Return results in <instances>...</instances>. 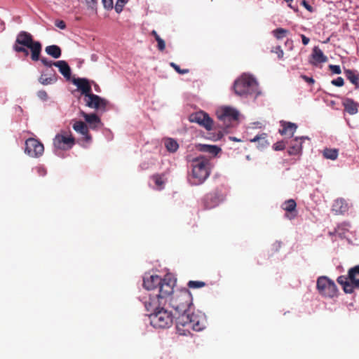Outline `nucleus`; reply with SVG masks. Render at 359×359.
Returning a JSON list of instances; mask_svg holds the SVG:
<instances>
[{
    "mask_svg": "<svg viewBox=\"0 0 359 359\" xmlns=\"http://www.w3.org/2000/svg\"><path fill=\"white\" fill-rule=\"evenodd\" d=\"M282 247V242L280 241H276L273 243V248L276 249V251H278Z\"/></svg>",
    "mask_w": 359,
    "mask_h": 359,
    "instance_id": "obj_51",
    "label": "nucleus"
},
{
    "mask_svg": "<svg viewBox=\"0 0 359 359\" xmlns=\"http://www.w3.org/2000/svg\"><path fill=\"white\" fill-rule=\"evenodd\" d=\"M18 46H23L31 51V59L33 61L39 60L42 45L38 41H34L33 36L29 32L21 31L16 37L15 43Z\"/></svg>",
    "mask_w": 359,
    "mask_h": 359,
    "instance_id": "obj_6",
    "label": "nucleus"
},
{
    "mask_svg": "<svg viewBox=\"0 0 359 359\" xmlns=\"http://www.w3.org/2000/svg\"><path fill=\"white\" fill-rule=\"evenodd\" d=\"M73 129L82 135L86 141L91 140L87 125L81 121H76L72 126Z\"/></svg>",
    "mask_w": 359,
    "mask_h": 359,
    "instance_id": "obj_21",
    "label": "nucleus"
},
{
    "mask_svg": "<svg viewBox=\"0 0 359 359\" xmlns=\"http://www.w3.org/2000/svg\"><path fill=\"white\" fill-rule=\"evenodd\" d=\"M189 120L190 122L198 123L208 131L212 130L215 131V124L213 120L210 117L208 114L203 111L191 114L189 116Z\"/></svg>",
    "mask_w": 359,
    "mask_h": 359,
    "instance_id": "obj_10",
    "label": "nucleus"
},
{
    "mask_svg": "<svg viewBox=\"0 0 359 359\" xmlns=\"http://www.w3.org/2000/svg\"><path fill=\"white\" fill-rule=\"evenodd\" d=\"M37 96L39 97V98H40L41 100H43V101L47 100V99L48 97V93L44 90H39L37 93Z\"/></svg>",
    "mask_w": 359,
    "mask_h": 359,
    "instance_id": "obj_44",
    "label": "nucleus"
},
{
    "mask_svg": "<svg viewBox=\"0 0 359 359\" xmlns=\"http://www.w3.org/2000/svg\"><path fill=\"white\" fill-rule=\"evenodd\" d=\"M343 106L345 110L351 115H354L358 113V103L354 102L352 99H345L343 101Z\"/></svg>",
    "mask_w": 359,
    "mask_h": 359,
    "instance_id": "obj_27",
    "label": "nucleus"
},
{
    "mask_svg": "<svg viewBox=\"0 0 359 359\" xmlns=\"http://www.w3.org/2000/svg\"><path fill=\"white\" fill-rule=\"evenodd\" d=\"M126 4H121L119 1H116L115 5V10L117 13H121L123 10V8Z\"/></svg>",
    "mask_w": 359,
    "mask_h": 359,
    "instance_id": "obj_48",
    "label": "nucleus"
},
{
    "mask_svg": "<svg viewBox=\"0 0 359 359\" xmlns=\"http://www.w3.org/2000/svg\"><path fill=\"white\" fill-rule=\"evenodd\" d=\"M331 83L335 86L341 87L344 84V81L342 77H337L331 81Z\"/></svg>",
    "mask_w": 359,
    "mask_h": 359,
    "instance_id": "obj_41",
    "label": "nucleus"
},
{
    "mask_svg": "<svg viewBox=\"0 0 359 359\" xmlns=\"http://www.w3.org/2000/svg\"><path fill=\"white\" fill-rule=\"evenodd\" d=\"M46 52L48 55L57 59L61 56V49L58 46L51 45L46 47Z\"/></svg>",
    "mask_w": 359,
    "mask_h": 359,
    "instance_id": "obj_29",
    "label": "nucleus"
},
{
    "mask_svg": "<svg viewBox=\"0 0 359 359\" xmlns=\"http://www.w3.org/2000/svg\"><path fill=\"white\" fill-rule=\"evenodd\" d=\"M152 178L154 180L156 185L160 189H162L164 184L163 175L156 174L153 175Z\"/></svg>",
    "mask_w": 359,
    "mask_h": 359,
    "instance_id": "obj_35",
    "label": "nucleus"
},
{
    "mask_svg": "<svg viewBox=\"0 0 359 359\" xmlns=\"http://www.w3.org/2000/svg\"><path fill=\"white\" fill-rule=\"evenodd\" d=\"M165 147L168 151L172 153L175 152L179 148L178 143L172 138H168L165 140Z\"/></svg>",
    "mask_w": 359,
    "mask_h": 359,
    "instance_id": "obj_31",
    "label": "nucleus"
},
{
    "mask_svg": "<svg viewBox=\"0 0 359 359\" xmlns=\"http://www.w3.org/2000/svg\"><path fill=\"white\" fill-rule=\"evenodd\" d=\"M151 34L155 38L156 40L160 38L159 35L155 30L151 31Z\"/></svg>",
    "mask_w": 359,
    "mask_h": 359,
    "instance_id": "obj_54",
    "label": "nucleus"
},
{
    "mask_svg": "<svg viewBox=\"0 0 359 359\" xmlns=\"http://www.w3.org/2000/svg\"><path fill=\"white\" fill-rule=\"evenodd\" d=\"M230 139H231V140H232L233 141H235V142H238V141H239L236 137H230Z\"/></svg>",
    "mask_w": 359,
    "mask_h": 359,
    "instance_id": "obj_55",
    "label": "nucleus"
},
{
    "mask_svg": "<svg viewBox=\"0 0 359 359\" xmlns=\"http://www.w3.org/2000/svg\"><path fill=\"white\" fill-rule=\"evenodd\" d=\"M206 283L200 280H190L188 282L187 285L189 288L196 289L205 286Z\"/></svg>",
    "mask_w": 359,
    "mask_h": 359,
    "instance_id": "obj_34",
    "label": "nucleus"
},
{
    "mask_svg": "<svg viewBox=\"0 0 359 359\" xmlns=\"http://www.w3.org/2000/svg\"><path fill=\"white\" fill-rule=\"evenodd\" d=\"M74 143V138L71 134L68 135L66 132L57 134L53 139V145L57 149L67 150L71 149Z\"/></svg>",
    "mask_w": 359,
    "mask_h": 359,
    "instance_id": "obj_12",
    "label": "nucleus"
},
{
    "mask_svg": "<svg viewBox=\"0 0 359 359\" xmlns=\"http://www.w3.org/2000/svg\"><path fill=\"white\" fill-rule=\"evenodd\" d=\"M346 293H351L355 287H359V265L349 269L348 276H341L337 278Z\"/></svg>",
    "mask_w": 359,
    "mask_h": 359,
    "instance_id": "obj_8",
    "label": "nucleus"
},
{
    "mask_svg": "<svg viewBox=\"0 0 359 359\" xmlns=\"http://www.w3.org/2000/svg\"><path fill=\"white\" fill-rule=\"evenodd\" d=\"M224 200L222 194L218 190H215L207 194L203 198V203L205 209H212L217 207Z\"/></svg>",
    "mask_w": 359,
    "mask_h": 359,
    "instance_id": "obj_13",
    "label": "nucleus"
},
{
    "mask_svg": "<svg viewBox=\"0 0 359 359\" xmlns=\"http://www.w3.org/2000/svg\"><path fill=\"white\" fill-rule=\"evenodd\" d=\"M86 105L95 109H105L107 101L100 96L90 93L85 98Z\"/></svg>",
    "mask_w": 359,
    "mask_h": 359,
    "instance_id": "obj_15",
    "label": "nucleus"
},
{
    "mask_svg": "<svg viewBox=\"0 0 359 359\" xmlns=\"http://www.w3.org/2000/svg\"><path fill=\"white\" fill-rule=\"evenodd\" d=\"M57 80V76L54 69H46L43 71L39 79V81L40 83L44 86H47L56 82Z\"/></svg>",
    "mask_w": 359,
    "mask_h": 359,
    "instance_id": "obj_17",
    "label": "nucleus"
},
{
    "mask_svg": "<svg viewBox=\"0 0 359 359\" xmlns=\"http://www.w3.org/2000/svg\"><path fill=\"white\" fill-rule=\"evenodd\" d=\"M351 229V226L349 223L343 222L337 226L335 231L339 237L348 238Z\"/></svg>",
    "mask_w": 359,
    "mask_h": 359,
    "instance_id": "obj_25",
    "label": "nucleus"
},
{
    "mask_svg": "<svg viewBox=\"0 0 359 359\" xmlns=\"http://www.w3.org/2000/svg\"><path fill=\"white\" fill-rule=\"evenodd\" d=\"M273 52L277 55L278 59H282L283 57L284 52L280 46L276 47Z\"/></svg>",
    "mask_w": 359,
    "mask_h": 359,
    "instance_id": "obj_45",
    "label": "nucleus"
},
{
    "mask_svg": "<svg viewBox=\"0 0 359 359\" xmlns=\"http://www.w3.org/2000/svg\"><path fill=\"white\" fill-rule=\"evenodd\" d=\"M193 184H202L210 175V162L204 157H198L192 161Z\"/></svg>",
    "mask_w": 359,
    "mask_h": 359,
    "instance_id": "obj_7",
    "label": "nucleus"
},
{
    "mask_svg": "<svg viewBox=\"0 0 359 359\" xmlns=\"http://www.w3.org/2000/svg\"><path fill=\"white\" fill-rule=\"evenodd\" d=\"M307 136L295 137L288 142L287 153L290 156H301L302 154V144Z\"/></svg>",
    "mask_w": 359,
    "mask_h": 359,
    "instance_id": "obj_14",
    "label": "nucleus"
},
{
    "mask_svg": "<svg viewBox=\"0 0 359 359\" xmlns=\"http://www.w3.org/2000/svg\"><path fill=\"white\" fill-rule=\"evenodd\" d=\"M233 88L235 93L239 96L258 94L257 81L252 76L245 74L241 75L234 81Z\"/></svg>",
    "mask_w": 359,
    "mask_h": 359,
    "instance_id": "obj_5",
    "label": "nucleus"
},
{
    "mask_svg": "<svg viewBox=\"0 0 359 359\" xmlns=\"http://www.w3.org/2000/svg\"><path fill=\"white\" fill-rule=\"evenodd\" d=\"M161 306L158 304L156 306L148 304L147 310L150 308L154 309V312L149 316L150 323L155 328H168L172 325L174 316L170 311L161 308Z\"/></svg>",
    "mask_w": 359,
    "mask_h": 359,
    "instance_id": "obj_4",
    "label": "nucleus"
},
{
    "mask_svg": "<svg viewBox=\"0 0 359 359\" xmlns=\"http://www.w3.org/2000/svg\"><path fill=\"white\" fill-rule=\"evenodd\" d=\"M329 68L333 74H340L341 72L340 66L339 65H330Z\"/></svg>",
    "mask_w": 359,
    "mask_h": 359,
    "instance_id": "obj_42",
    "label": "nucleus"
},
{
    "mask_svg": "<svg viewBox=\"0 0 359 359\" xmlns=\"http://www.w3.org/2000/svg\"><path fill=\"white\" fill-rule=\"evenodd\" d=\"M161 283V278L158 275H151L144 277L143 286L148 290L158 289V284Z\"/></svg>",
    "mask_w": 359,
    "mask_h": 359,
    "instance_id": "obj_18",
    "label": "nucleus"
},
{
    "mask_svg": "<svg viewBox=\"0 0 359 359\" xmlns=\"http://www.w3.org/2000/svg\"><path fill=\"white\" fill-rule=\"evenodd\" d=\"M167 303L177 315L175 318L179 334L186 336L191 333V330L199 332L205 328L204 318L191 311L192 296L187 289L175 291Z\"/></svg>",
    "mask_w": 359,
    "mask_h": 359,
    "instance_id": "obj_1",
    "label": "nucleus"
},
{
    "mask_svg": "<svg viewBox=\"0 0 359 359\" xmlns=\"http://www.w3.org/2000/svg\"><path fill=\"white\" fill-rule=\"evenodd\" d=\"M104 8L109 10L113 8V0H102Z\"/></svg>",
    "mask_w": 359,
    "mask_h": 359,
    "instance_id": "obj_47",
    "label": "nucleus"
},
{
    "mask_svg": "<svg viewBox=\"0 0 359 359\" xmlns=\"http://www.w3.org/2000/svg\"><path fill=\"white\" fill-rule=\"evenodd\" d=\"M302 39L304 45H307L310 41V39L304 34L302 35Z\"/></svg>",
    "mask_w": 359,
    "mask_h": 359,
    "instance_id": "obj_53",
    "label": "nucleus"
},
{
    "mask_svg": "<svg viewBox=\"0 0 359 359\" xmlns=\"http://www.w3.org/2000/svg\"><path fill=\"white\" fill-rule=\"evenodd\" d=\"M81 114L86 123H88L92 128H96L101 122L100 118L95 114H87L84 111H81Z\"/></svg>",
    "mask_w": 359,
    "mask_h": 359,
    "instance_id": "obj_26",
    "label": "nucleus"
},
{
    "mask_svg": "<svg viewBox=\"0 0 359 359\" xmlns=\"http://www.w3.org/2000/svg\"><path fill=\"white\" fill-rule=\"evenodd\" d=\"M175 285V280L170 275H166L161 278V283L158 284V294H155V297H151L149 302H145V306L153 305L156 306L158 305H165L169 298L175 292L174 287Z\"/></svg>",
    "mask_w": 359,
    "mask_h": 359,
    "instance_id": "obj_3",
    "label": "nucleus"
},
{
    "mask_svg": "<svg viewBox=\"0 0 359 359\" xmlns=\"http://www.w3.org/2000/svg\"><path fill=\"white\" fill-rule=\"evenodd\" d=\"M344 74L351 83L355 85L356 88H359V74L356 71L346 69Z\"/></svg>",
    "mask_w": 359,
    "mask_h": 359,
    "instance_id": "obj_28",
    "label": "nucleus"
},
{
    "mask_svg": "<svg viewBox=\"0 0 359 359\" xmlns=\"http://www.w3.org/2000/svg\"><path fill=\"white\" fill-rule=\"evenodd\" d=\"M317 290L322 296L327 298H334L338 292L334 282L324 276L317 279Z\"/></svg>",
    "mask_w": 359,
    "mask_h": 359,
    "instance_id": "obj_9",
    "label": "nucleus"
},
{
    "mask_svg": "<svg viewBox=\"0 0 359 359\" xmlns=\"http://www.w3.org/2000/svg\"><path fill=\"white\" fill-rule=\"evenodd\" d=\"M54 66L59 69L60 72L65 77L69 79L71 76V69L65 60H59L54 62Z\"/></svg>",
    "mask_w": 359,
    "mask_h": 359,
    "instance_id": "obj_24",
    "label": "nucleus"
},
{
    "mask_svg": "<svg viewBox=\"0 0 359 359\" xmlns=\"http://www.w3.org/2000/svg\"><path fill=\"white\" fill-rule=\"evenodd\" d=\"M302 79H303L304 81H306L307 83H311V84H313V83H314V80H313V78L308 77V76H305V75L302 76Z\"/></svg>",
    "mask_w": 359,
    "mask_h": 359,
    "instance_id": "obj_52",
    "label": "nucleus"
},
{
    "mask_svg": "<svg viewBox=\"0 0 359 359\" xmlns=\"http://www.w3.org/2000/svg\"><path fill=\"white\" fill-rule=\"evenodd\" d=\"M281 208L285 212V217L287 219L292 220L297 217V203L294 199L285 201L282 203Z\"/></svg>",
    "mask_w": 359,
    "mask_h": 359,
    "instance_id": "obj_16",
    "label": "nucleus"
},
{
    "mask_svg": "<svg viewBox=\"0 0 359 359\" xmlns=\"http://www.w3.org/2000/svg\"><path fill=\"white\" fill-rule=\"evenodd\" d=\"M289 33H290V32L288 29H283V28H277L272 32L273 36L277 40L283 39L289 34Z\"/></svg>",
    "mask_w": 359,
    "mask_h": 359,
    "instance_id": "obj_32",
    "label": "nucleus"
},
{
    "mask_svg": "<svg viewBox=\"0 0 359 359\" xmlns=\"http://www.w3.org/2000/svg\"><path fill=\"white\" fill-rule=\"evenodd\" d=\"M323 155L326 159L334 161L338 158L339 150L337 149L325 148L323 151Z\"/></svg>",
    "mask_w": 359,
    "mask_h": 359,
    "instance_id": "obj_30",
    "label": "nucleus"
},
{
    "mask_svg": "<svg viewBox=\"0 0 359 359\" xmlns=\"http://www.w3.org/2000/svg\"><path fill=\"white\" fill-rule=\"evenodd\" d=\"M44 151L43 144L35 138H28L25 141V152L32 158L41 156Z\"/></svg>",
    "mask_w": 359,
    "mask_h": 359,
    "instance_id": "obj_11",
    "label": "nucleus"
},
{
    "mask_svg": "<svg viewBox=\"0 0 359 359\" xmlns=\"http://www.w3.org/2000/svg\"><path fill=\"white\" fill-rule=\"evenodd\" d=\"M280 124L282 129L279 132L282 135H285L292 137L297 129V124L292 122L281 121Z\"/></svg>",
    "mask_w": 359,
    "mask_h": 359,
    "instance_id": "obj_22",
    "label": "nucleus"
},
{
    "mask_svg": "<svg viewBox=\"0 0 359 359\" xmlns=\"http://www.w3.org/2000/svg\"><path fill=\"white\" fill-rule=\"evenodd\" d=\"M73 83L78 87L86 97L91 93V86L86 79H74Z\"/></svg>",
    "mask_w": 359,
    "mask_h": 359,
    "instance_id": "obj_20",
    "label": "nucleus"
},
{
    "mask_svg": "<svg viewBox=\"0 0 359 359\" xmlns=\"http://www.w3.org/2000/svg\"><path fill=\"white\" fill-rule=\"evenodd\" d=\"M327 61V57L324 55L323 52L318 46H315L312 50L311 64L317 65Z\"/></svg>",
    "mask_w": 359,
    "mask_h": 359,
    "instance_id": "obj_19",
    "label": "nucleus"
},
{
    "mask_svg": "<svg viewBox=\"0 0 359 359\" xmlns=\"http://www.w3.org/2000/svg\"><path fill=\"white\" fill-rule=\"evenodd\" d=\"M348 209L346 201L343 198L336 199L332 205V210L337 215L343 214Z\"/></svg>",
    "mask_w": 359,
    "mask_h": 359,
    "instance_id": "obj_23",
    "label": "nucleus"
},
{
    "mask_svg": "<svg viewBox=\"0 0 359 359\" xmlns=\"http://www.w3.org/2000/svg\"><path fill=\"white\" fill-rule=\"evenodd\" d=\"M301 4L307 11L312 12L313 8L306 2V0H303Z\"/></svg>",
    "mask_w": 359,
    "mask_h": 359,
    "instance_id": "obj_50",
    "label": "nucleus"
},
{
    "mask_svg": "<svg viewBox=\"0 0 359 359\" xmlns=\"http://www.w3.org/2000/svg\"><path fill=\"white\" fill-rule=\"evenodd\" d=\"M203 149L202 150L203 151H206V152H208L210 154H217L219 153V151L221 150L217 146H213V145H206V144H204L202 146Z\"/></svg>",
    "mask_w": 359,
    "mask_h": 359,
    "instance_id": "obj_33",
    "label": "nucleus"
},
{
    "mask_svg": "<svg viewBox=\"0 0 359 359\" xmlns=\"http://www.w3.org/2000/svg\"><path fill=\"white\" fill-rule=\"evenodd\" d=\"M218 122L215 124V132L209 133V139L213 141L221 140L227 130L238 121L239 111L231 107H223L216 112Z\"/></svg>",
    "mask_w": 359,
    "mask_h": 359,
    "instance_id": "obj_2",
    "label": "nucleus"
},
{
    "mask_svg": "<svg viewBox=\"0 0 359 359\" xmlns=\"http://www.w3.org/2000/svg\"><path fill=\"white\" fill-rule=\"evenodd\" d=\"M285 147V143L284 141H280L275 143L273 146V148L276 151H281L283 150Z\"/></svg>",
    "mask_w": 359,
    "mask_h": 359,
    "instance_id": "obj_39",
    "label": "nucleus"
},
{
    "mask_svg": "<svg viewBox=\"0 0 359 359\" xmlns=\"http://www.w3.org/2000/svg\"><path fill=\"white\" fill-rule=\"evenodd\" d=\"M170 66L179 74H185L189 73V70L188 69H182L179 65L174 62L170 63Z\"/></svg>",
    "mask_w": 359,
    "mask_h": 359,
    "instance_id": "obj_37",
    "label": "nucleus"
},
{
    "mask_svg": "<svg viewBox=\"0 0 359 359\" xmlns=\"http://www.w3.org/2000/svg\"><path fill=\"white\" fill-rule=\"evenodd\" d=\"M55 25L61 29H65L66 28V24L63 20H56Z\"/></svg>",
    "mask_w": 359,
    "mask_h": 359,
    "instance_id": "obj_49",
    "label": "nucleus"
},
{
    "mask_svg": "<svg viewBox=\"0 0 359 359\" xmlns=\"http://www.w3.org/2000/svg\"><path fill=\"white\" fill-rule=\"evenodd\" d=\"M13 49L17 53H23L25 56L29 55L28 50L23 46H18L17 44H14Z\"/></svg>",
    "mask_w": 359,
    "mask_h": 359,
    "instance_id": "obj_36",
    "label": "nucleus"
},
{
    "mask_svg": "<svg viewBox=\"0 0 359 359\" xmlns=\"http://www.w3.org/2000/svg\"><path fill=\"white\" fill-rule=\"evenodd\" d=\"M287 3H291L293 0H285Z\"/></svg>",
    "mask_w": 359,
    "mask_h": 359,
    "instance_id": "obj_56",
    "label": "nucleus"
},
{
    "mask_svg": "<svg viewBox=\"0 0 359 359\" xmlns=\"http://www.w3.org/2000/svg\"><path fill=\"white\" fill-rule=\"evenodd\" d=\"M266 137H267V135L264 133L260 135H257L256 137H255V138L252 140V141L259 142L260 140H262L263 142L266 144L267 143ZM262 146L264 147V146H266V144H264V143H262Z\"/></svg>",
    "mask_w": 359,
    "mask_h": 359,
    "instance_id": "obj_38",
    "label": "nucleus"
},
{
    "mask_svg": "<svg viewBox=\"0 0 359 359\" xmlns=\"http://www.w3.org/2000/svg\"><path fill=\"white\" fill-rule=\"evenodd\" d=\"M156 41H157V43H158V45H157L158 49L161 51L164 50L165 48V43L164 40L160 37V38L157 39Z\"/></svg>",
    "mask_w": 359,
    "mask_h": 359,
    "instance_id": "obj_43",
    "label": "nucleus"
},
{
    "mask_svg": "<svg viewBox=\"0 0 359 359\" xmlns=\"http://www.w3.org/2000/svg\"><path fill=\"white\" fill-rule=\"evenodd\" d=\"M39 60H41V63L43 65H45L46 67H48L47 69H50V68H52V66L54 65L55 62L48 60V59H46L45 57H42V58L39 57Z\"/></svg>",
    "mask_w": 359,
    "mask_h": 359,
    "instance_id": "obj_40",
    "label": "nucleus"
},
{
    "mask_svg": "<svg viewBox=\"0 0 359 359\" xmlns=\"http://www.w3.org/2000/svg\"><path fill=\"white\" fill-rule=\"evenodd\" d=\"M85 2L88 8L91 9H95L97 3V0H85Z\"/></svg>",
    "mask_w": 359,
    "mask_h": 359,
    "instance_id": "obj_46",
    "label": "nucleus"
}]
</instances>
